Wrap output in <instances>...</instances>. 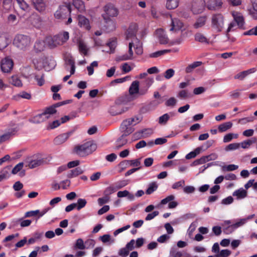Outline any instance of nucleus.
I'll use <instances>...</instances> for the list:
<instances>
[{"instance_id": "1", "label": "nucleus", "mask_w": 257, "mask_h": 257, "mask_svg": "<svg viewBox=\"0 0 257 257\" xmlns=\"http://www.w3.org/2000/svg\"><path fill=\"white\" fill-rule=\"evenodd\" d=\"M134 47L135 49L136 53L140 55L143 52L142 44L139 40L135 38L134 40H132V42L129 43V49L128 53H126L118 56L116 58L117 61H125L131 60L133 58V51L132 47Z\"/></svg>"}, {"instance_id": "2", "label": "nucleus", "mask_w": 257, "mask_h": 257, "mask_svg": "<svg viewBox=\"0 0 257 257\" xmlns=\"http://www.w3.org/2000/svg\"><path fill=\"white\" fill-rule=\"evenodd\" d=\"M69 38V33L63 31L53 37H46V42L49 47L53 48L58 46L62 45L68 40Z\"/></svg>"}, {"instance_id": "3", "label": "nucleus", "mask_w": 257, "mask_h": 257, "mask_svg": "<svg viewBox=\"0 0 257 257\" xmlns=\"http://www.w3.org/2000/svg\"><path fill=\"white\" fill-rule=\"evenodd\" d=\"M32 44L31 38L26 35L18 34L14 39L13 45L19 50L26 51L29 50Z\"/></svg>"}, {"instance_id": "4", "label": "nucleus", "mask_w": 257, "mask_h": 257, "mask_svg": "<svg viewBox=\"0 0 257 257\" xmlns=\"http://www.w3.org/2000/svg\"><path fill=\"white\" fill-rule=\"evenodd\" d=\"M96 149V145L93 141H89L76 146L74 152L79 156L85 157L92 154Z\"/></svg>"}, {"instance_id": "5", "label": "nucleus", "mask_w": 257, "mask_h": 257, "mask_svg": "<svg viewBox=\"0 0 257 257\" xmlns=\"http://www.w3.org/2000/svg\"><path fill=\"white\" fill-rule=\"evenodd\" d=\"M224 17L221 14H215L211 18V27L215 32L222 31L224 26Z\"/></svg>"}, {"instance_id": "6", "label": "nucleus", "mask_w": 257, "mask_h": 257, "mask_svg": "<svg viewBox=\"0 0 257 257\" xmlns=\"http://www.w3.org/2000/svg\"><path fill=\"white\" fill-rule=\"evenodd\" d=\"M141 120L142 117L138 116L129 118L123 121L121 124V128L122 131H126V135H130L134 131L133 126L139 123Z\"/></svg>"}, {"instance_id": "7", "label": "nucleus", "mask_w": 257, "mask_h": 257, "mask_svg": "<svg viewBox=\"0 0 257 257\" xmlns=\"http://www.w3.org/2000/svg\"><path fill=\"white\" fill-rule=\"evenodd\" d=\"M71 13V6L69 4H64L60 6L56 11L54 16L57 19L64 20L67 16H70Z\"/></svg>"}, {"instance_id": "8", "label": "nucleus", "mask_w": 257, "mask_h": 257, "mask_svg": "<svg viewBox=\"0 0 257 257\" xmlns=\"http://www.w3.org/2000/svg\"><path fill=\"white\" fill-rule=\"evenodd\" d=\"M171 17V23L170 24V31L177 32L181 31L182 32L187 29V25L184 24L180 20L177 18Z\"/></svg>"}, {"instance_id": "9", "label": "nucleus", "mask_w": 257, "mask_h": 257, "mask_svg": "<svg viewBox=\"0 0 257 257\" xmlns=\"http://www.w3.org/2000/svg\"><path fill=\"white\" fill-rule=\"evenodd\" d=\"M105 14L102 16L104 20H109V17H116L118 15V10L112 4H108L104 7Z\"/></svg>"}, {"instance_id": "10", "label": "nucleus", "mask_w": 257, "mask_h": 257, "mask_svg": "<svg viewBox=\"0 0 257 257\" xmlns=\"http://www.w3.org/2000/svg\"><path fill=\"white\" fill-rule=\"evenodd\" d=\"M205 6L204 0H193L191 3V11L194 14H200L203 11Z\"/></svg>"}, {"instance_id": "11", "label": "nucleus", "mask_w": 257, "mask_h": 257, "mask_svg": "<svg viewBox=\"0 0 257 257\" xmlns=\"http://www.w3.org/2000/svg\"><path fill=\"white\" fill-rule=\"evenodd\" d=\"M14 66V63L11 59L5 58L2 60L1 62V70L4 73L10 72Z\"/></svg>"}, {"instance_id": "12", "label": "nucleus", "mask_w": 257, "mask_h": 257, "mask_svg": "<svg viewBox=\"0 0 257 257\" xmlns=\"http://www.w3.org/2000/svg\"><path fill=\"white\" fill-rule=\"evenodd\" d=\"M28 22L33 27L40 28L42 25V20L40 16L34 13L32 14L28 19Z\"/></svg>"}, {"instance_id": "13", "label": "nucleus", "mask_w": 257, "mask_h": 257, "mask_svg": "<svg viewBox=\"0 0 257 257\" xmlns=\"http://www.w3.org/2000/svg\"><path fill=\"white\" fill-rule=\"evenodd\" d=\"M231 15L234 21L239 28H243L245 23L244 17L241 13L237 11L231 12Z\"/></svg>"}, {"instance_id": "14", "label": "nucleus", "mask_w": 257, "mask_h": 257, "mask_svg": "<svg viewBox=\"0 0 257 257\" xmlns=\"http://www.w3.org/2000/svg\"><path fill=\"white\" fill-rule=\"evenodd\" d=\"M139 84L140 82L138 80L134 81L132 83L129 88V93L131 96L136 97L138 95H144L141 93V88H139Z\"/></svg>"}, {"instance_id": "15", "label": "nucleus", "mask_w": 257, "mask_h": 257, "mask_svg": "<svg viewBox=\"0 0 257 257\" xmlns=\"http://www.w3.org/2000/svg\"><path fill=\"white\" fill-rule=\"evenodd\" d=\"M18 130V128L16 125H14L12 127L8 128L4 135L0 136V144L15 135Z\"/></svg>"}, {"instance_id": "16", "label": "nucleus", "mask_w": 257, "mask_h": 257, "mask_svg": "<svg viewBox=\"0 0 257 257\" xmlns=\"http://www.w3.org/2000/svg\"><path fill=\"white\" fill-rule=\"evenodd\" d=\"M156 36L161 44H166L169 43V38L163 29L157 30Z\"/></svg>"}, {"instance_id": "17", "label": "nucleus", "mask_w": 257, "mask_h": 257, "mask_svg": "<svg viewBox=\"0 0 257 257\" xmlns=\"http://www.w3.org/2000/svg\"><path fill=\"white\" fill-rule=\"evenodd\" d=\"M138 26L136 23L131 24L126 32V39H132L134 40L136 37V34L138 31Z\"/></svg>"}, {"instance_id": "18", "label": "nucleus", "mask_w": 257, "mask_h": 257, "mask_svg": "<svg viewBox=\"0 0 257 257\" xmlns=\"http://www.w3.org/2000/svg\"><path fill=\"white\" fill-rule=\"evenodd\" d=\"M153 77H148L141 83V93L145 94L149 88L154 83Z\"/></svg>"}, {"instance_id": "19", "label": "nucleus", "mask_w": 257, "mask_h": 257, "mask_svg": "<svg viewBox=\"0 0 257 257\" xmlns=\"http://www.w3.org/2000/svg\"><path fill=\"white\" fill-rule=\"evenodd\" d=\"M78 25L82 28L89 30L90 29V26L88 19L82 15H78L77 17Z\"/></svg>"}, {"instance_id": "20", "label": "nucleus", "mask_w": 257, "mask_h": 257, "mask_svg": "<svg viewBox=\"0 0 257 257\" xmlns=\"http://www.w3.org/2000/svg\"><path fill=\"white\" fill-rule=\"evenodd\" d=\"M222 4V0H208L207 8L210 10H216L220 9Z\"/></svg>"}, {"instance_id": "21", "label": "nucleus", "mask_w": 257, "mask_h": 257, "mask_svg": "<svg viewBox=\"0 0 257 257\" xmlns=\"http://www.w3.org/2000/svg\"><path fill=\"white\" fill-rule=\"evenodd\" d=\"M153 130L152 128H145L135 133L133 135L136 139L141 138H147L153 134Z\"/></svg>"}, {"instance_id": "22", "label": "nucleus", "mask_w": 257, "mask_h": 257, "mask_svg": "<svg viewBox=\"0 0 257 257\" xmlns=\"http://www.w3.org/2000/svg\"><path fill=\"white\" fill-rule=\"evenodd\" d=\"M128 110V107L124 106L122 105H116L113 106L110 112L113 115L121 114L122 113Z\"/></svg>"}, {"instance_id": "23", "label": "nucleus", "mask_w": 257, "mask_h": 257, "mask_svg": "<svg viewBox=\"0 0 257 257\" xmlns=\"http://www.w3.org/2000/svg\"><path fill=\"white\" fill-rule=\"evenodd\" d=\"M69 66H70V74L66 75L63 78V81L64 82L66 81L70 78L71 75L74 74L75 73V62L73 60H72L71 59H68L66 62V69H67V70L69 69V68H68Z\"/></svg>"}, {"instance_id": "24", "label": "nucleus", "mask_w": 257, "mask_h": 257, "mask_svg": "<svg viewBox=\"0 0 257 257\" xmlns=\"http://www.w3.org/2000/svg\"><path fill=\"white\" fill-rule=\"evenodd\" d=\"M256 71L255 68H252L245 71L240 72L234 76L235 79H238L240 80H243L249 74L254 73Z\"/></svg>"}, {"instance_id": "25", "label": "nucleus", "mask_w": 257, "mask_h": 257, "mask_svg": "<svg viewBox=\"0 0 257 257\" xmlns=\"http://www.w3.org/2000/svg\"><path fill=\"white\" fill-rule=\"evenodd\" d=\"M35 9L40 12H43L46 8V5L43 0H31Z\"/></svg>"}, {"instance_id": "26", "label": "nucleus", "mask_w": 257, "mask_h": 257, "mask_svg": "<svg viewBox=\"0 0 257 257\" xmlns=\"http://www.w3.org/2000/svg\"><path fill=\"white\" fill-rule=\"evenodd\" d=\"M254 215H251L248 216V217L244 218H240L236 220V221L235 223L232 224L234 228H237L240 226H242L244 224H245L248 220L251 219L253 217Z\"/></svg>"}, {"instance_id": "27", "label": "nucleus", "mask_w": 257, "mask_h": 257, "mask_svg": "<svg viewBox=\"0 0 257 257\" xmlns=\"http://www.w3.org/2000/svg\"><path fill=\"white\" fill-rule=\"evenodd\" d=\"M71 133H65L57 137L54 140V143L56 145H60L64 143L69 138Z\"/></svg>"}, {"instance_id": "28", "label": "nucleus", "mask_w": 257, "mask_h": 257, "mask_svg": "<svg viewBox=\"0 0 257 257\" xmlns=\"http://www.w3.org/2000/svg\"><path fill=\"white\" fill-rule=\"evenodd\" d=\"M123 132V135L117 140L116 144V148L119 149L121 147L123 146L127 143V140L126 137L128 135H126V131H122Z\"/></svg>"}, {"instance_id": "29", "label": "nucleus", "mask_w": 257, "mask_h": 257, "mask_svg": "<svg viewBox=\"0 0 257 257\" xmlns=\"http://www.w3.org/2000/svg\"><path fill=\"white\" fill-rule=\"evenodd\" d=\"M45 163V160L43 159L40 158L35 160H32L29 162L28 166L31 168H36L38 166L43 165Z\"/></svg>"}, {"instance_id": "30", "label": "nucleus", "mask_w": 257, "mask_h": 257, "mask_svg": "<svg viewBox=\"0 0 257 257\" xmlns=\"http://www.w3.org/2000/svg\"><path fill=\"white\" fill-rule=\"evenodd\" d=\"M233 196L236 197L237 199H242L247 196V191L242 188L235 190L232 194Z\"/></svg>"}, {"instance_id": "31", "label": "nucleus", "mask_w": 257, "mask_h": 257, "mask_svg": "<svg viewBox=\"0 0 257 257\" xmlns=\"http://www.w3.org/2000/svg\"><path fill=\"white\" fill-rule=\"evenodd\" d=\"M10 83L16 87H21L23 85L20 77L17 75L12 76L9 79Z\"/></svg>"}, {"instance_id": "32", "label": "nucleus", "mask_w": 257, "mask_h": 257, "mask_svg": "<svg viewBox=\"0 0 257 257\" xmlns=\"http://www.w3.org/2000/svg\"><path fill=\"white\" fill-rule=\"evenodd\" d=\"M117 196L119 198L126 197L127 198L131 201H133L135 199L134 194L130 193L127 190L118 191L117 193Z\"/></svg>"}, {"instance_id": "33", "label": "nucleus", "mask_w": 257, "mask_h": 257, "mask_svg": "<svg viewBox=\"0 0 257 257\" xmlns=\"http://www.w3.org/2000/svg\"><path fill=\"white\" fill-rule=\"evenodd\" d=\"M78 45L79 52L82 54L86 55L89 50V48L85 42L82 40H79L78 43Z\"/></svg>"}, {"instance_id": "34", "label": "nucleus", "mask_w": 257, "mask_h": 257, "mask_svg": "<svg viewBox=\"0 0 257 257\" xmlns=\"http://www.w3.org/2000/svg\"><path fill=\"white\" fill-rule=\"evenodd\" d=\"M256 142V138H253L251 139L246 140L239 143L240 147L244 149H248L250 146Z\"/></svg>"}, {"instance_id": "35", "label": "nucleus", "mask_w": 257, "mask_h": 257, "mask_svg": "<svg viewBox=\"0 0 257 257\" xmlns=\"http://www.w3.org/2000/svg\"><path fill=\"white\" fill-rule=\"evenodd\" d=\"M232 125L233 124L231 121L222 123L218 126V132L220 133L225 132L231 128Z\"/></svg>"}, {"instance_id": "36", "label": "nucleus", "mask_w": 257, "mask_h": 257, "mask_svg": "<svg viewBox=\"0 0 257 257\" xmlns=\"http://www.w3.org/2000/svg\"><path fill=\"white\" fill-rule=\"evenodd\" d=\"M73 5L80 12H84L85 10L84 3L82 0H73Z\"/></svg>"}, {"instance_id": "37", "label": "nucleus", "mask_w": 257, "mask_h": 257, "mask_svg": "<svg viewBox=\"0 0 257 257\" xmlns=\"http://www.w3.org/2000/svg\"><path fill=\"white\" fill-rule=\"evenodd\" d=\"M45 44H47L46 40L45 41L42 40H37L34 44V48L35 50L37 52H41L44 50Z\"/></svg>"}, {"instance_id": "38", "label": "nucleus", "mask_w": 257, "mask_h": 257, "mask_svg": "<svg viewBox=\"0 0 257 257\" xmlns=\"http://www.w3.org/2000/svg\"><path fill=\"white\" fill-rule=\"evenodd\" d=\"M45 115L42 113L39 114L30 119L29 121L34 123H41L47 120L46 116H45Z\"/></svg>"}, {"instance_id": "39", "label": "nucleus", "mask_w": 257, "mask_h": 257, "mask_svg": "<svg viewBox=\"0 0 257 257\" xmlns=\"http://www.w3.org/2000/svg\"><path fill=\"white\" fill-rule=\"evenodd\" d=\"M179 0H166V8L168 10H174L179 6Z\"/></svg>"}, {"instance_id": "40", "label": "nucleus", "mask_w": 257, "mask_h": 257, "mask_svg": "<svg viewBox=\"0 0 257 257\" xmlns=\"http://www.w3.org/2000/svg\"><path fill=\"white\" fill-rule=\"evenodd\" d=\"M45 60V59L44 58H40L38 60H35L34 61V64L36 68L38 70H40L43 68H45V69H47V68H46V65L44 63Z\"/></svg>"}, {"instance_id": "41", "label": "nucleus", "mask_w": 257, "mask_h": 257, "mask_svg": "<svg viewBox=\"0 0 257 257\" xmlns=\"http://www.w3.org/2000/svg\"><path fill=\"white\" fill-rule=\"evenodd\" d=\"M202 63L200 61L194 62L192 64H189L186 68L185 72L187 73H190L193 72V70L197 68V67L200 66L201 65Z\"/></svg>"}, {"instance_id": "42", "label": "nucleus", "mask_w": 257, "mask_h": 257, "mask_svg": "<svg viewBox=\"0 0 257 257\" xmlns=\"http://www.w3.org/2000/svg\"><path fill=\"white\" fill-rule=\"evenodd\" d=\"M202 147H198L196 148L194 151L187 154L185 156V158L189 160L195 158L197 155L200 153L202 151Z\"/></svg>"}, {"instance_id": "43", "label": "nucleus", "mask_w": 257, "mask_h": 257, "mask_svg": "<svg viewBox=\"0 0 257 257\" xmlns=\"http://www.w3.org/2000/svg\"><path fill=\"white\" fill-rule=\"evenodd\" d=\"M206 17L205 16L200 17L199 18L194 25V27L196 29L201 28L206 23Z\"/></svg>"}, {"instance_id": "44", "label": "nucleus", "mask_w": 257, "mask_h": 257, "mask_svg": "<svg viewBox=\"0 0 257 257\" xmlns=\"http://www.w3.org/2000/svg\"><path fill=\"white\" fill-rule=\"evenodd\" d=\"M195 39L196 41L202 43L208 44L209 40L207 38L201 33H197L195 35Z\"/></svg>"}, {"instance_id": "45", "label": "nucleus", "mask_w": 257, "mask_h": 257, "mask_svg": "<svg viewBox=\"0 0 257 257\" xmlns=\"http://www.w3.org/2000/svg\"><path fill=\"white\" fill-rule=\"evenodd\" d=\"M8 45V41L6 36L0 33V50L5 49Z\"/></svg>"}, {"instance_id": "46", "label": "nucleus", "mask_w": 257, "mask_h": 257, "mask_svg": "<svg viewBox=\"0 0 257 257\" xmlns=\"http://www.w3.org/2000/svg\"><path fill=\"white\" fill-rule=\"evenodd\" d=\"M238 135L237 134L229 133L225 135L223 139V142L225 143L230 142L233 139H237Z\"/></svg>"}, {"instance_id": "47", "label": "nucleus", "mask_w": 257, "mask_h": 257, "mask_svg": "<svg viewBox=\"0 0 257 257\" xmlns=\"http://www.w3.org/2000/svg\"><path fill=\"white\" fill-rule=\"evenodd\" d=\"M158 187V186L156 182H152L148 185V188L147 189L146 193L147 194L150 195L155 191Z\"/></svg>"}, {"instance_id": "48", "label": "nucleus", "mask_w": 257, "mask_h": 257, "mask_svg": "<svg viewBox=\"0 0 257 257\" xmlns=\"http://www.w3.org/2000/svg\"><path fill=\"white\" fill-rule=\"evenodd\" d=\"M83 170L80 168L77 167L73 170H72L68 174L67 176L69 178H72L76 177L83 173Z\"/></svg>"}, {"instance_id": "49", "label": "nucleus", "mask_w": 257, "mask_h": 257, "mask_svg": "<svg viewBox=\"0 0 257 257\" xmlns=\"http://www.w3.org/2000/svg\"><path fill=\"white\" fill-rule=\"evenodd\" d=\"M56 112V110L55 107L51 106L49 108H47L45 112L42 113L43 114H45V116H46V118L47 119H49L51 114H54Z\"/></svg>"}, {"instance_id": "50", "label": "nucleus", "mask_w": 257, "mask_h": 257, "mask_svg": "<svg viewBox=\"0 0 257 257\" xmlns=\"http://www.w3.org/2000/svg\"><path fill=\"white\" fill-rule=\"evenodd\" d=\"M100 239L103 243L109 242L110 244L113 243L115 242V239L111 238L109 234H104L100 237Z\"/></svg>"}, {"instance_id": "51", "label": "nucleus", "mask_w": 257, "mask_h": 257, "mask_svg": "<svg viewBox=\"0 0 257 257\" xmlns=\"http://www.w3.org/2000/svg\"><path fill=\"white\" fill-rule=\"evenodd\" d=\"M74 248L81 250L85 248V244L82 239L78 238L76 240L74 245Z\"/></svg>"}, {"instance_id": "52", "label": "nucleus", "mask_w": 257, "mask_h": 257, "mask_svg": "<svg viewBox=\"0 0 257 257\" xmlns=\"http://www.w3.org/2000/svg\"><path fill=\"white\" fill-rule=\"evenodd\" d=\"M15 97L17 100H18L20 98L30 99L31 98V95L28 92L22 91L18 94L17 95L15 96Z\"/></svg>"}, {"instance_id": "53", "label": "nucleus", "mask_w": 257, "mask_h": 257, "mask_svg": "<svg viewBox=\"0 0 257 257\" xmlns=\"http://www.w3.org/2000/svg\"><path fill=\"white\" fill-rule=\"evenodd\" d=\"M238 168V166L234 164H230L228 165H225L222 166V171H234Z\"/></svg>"}, {"instance_id": "54", "label": "nucleus", "mask_w": 257, "mask_h": 257, "mask_svg": "<svg viewBox=\"0 0 257 257\" xmlns=\"http://www.w3.org/2000/svg\"><path fill=\"white\" fill-rule=\"evenodd\" d=\"M141 158H139L138 159L135 160H132L130 161H125V162H123L120 163V165L124 163H129L131 166H134V167H140V166L141 165Z\"/></svg>"}, {"instance_id": "55", "label": "nucleus", "mask_w": 257, "mask_h": 257, "mask_svg": "<svg viewBox=\"0 0 257 257\" xmlns=\"http://www.w3.org/2000/svg\"><path fill=\"white\" fill-rule=\"evenodd\" d=\"M240 148V145L238 143H232L229 144L225 148L226 151H233L238 149Z\"/></svg>"}, {"instance_id": "56", "label": "nucleus", "mask_w": 257, "mask_h": 257, "mask_svg": "<svg viewBox=\"0 0 257 257\" xmlns=\"http://www.w3.org/2000/svg\"><path fill=\"white\" fill-rule=\"evenodd\" d=\"M87 203V201L84 199L79 198L77 200L76 208L78 210L84 207Z\"/></svg>"}, {"instance_id": "57", "label": "nucleus", "mask_w": 257, "mask_h": 257, "mask_svg": "<svg viewBox=\"0 0 257 257\" xmlns=\"http://www.w3.org/2000/svg\"><path fill=\"white\" fill-rule=\"evenodd\" d=\"M20 8L23 11H27L29 5L24 0H16Z\"/></svg>"}, {"instance_id": "58", "label": "nucleus", "mask_w": 257, "mask_h": 257, "mask_svg": "<svg viewBox=\"0 0 257 257\" xmlns=\"http://www.w3.org/2000/svg\"><path fill=\"white\" fill-rule=\"evenodd\" d=\"M170 118L168 113H165L159 118V123L161 124H165L167 123Z\"/></svg>"}, {"instance_id": "59", "label": "nucleus", "mask_w": 257, "mask_h": 257, "mask_svg": "<svg viewBox=\"0 0 257 257\" xmlns=\"http://www.w3.org/2000/svg\"><path fill=\"white\" fill-rule=\"evenodd\" d=\"M107 46L109 48V50L106 51L108 53H113L116 46V41L113 40L107 44Z\"/></svg>"}, {"instance_id": "60", "label": "nucleus", "mask_w": 257, "mask_h": 257, "mask_svg": "<svg viewBox=\"0 0 257 257\" xmlns=\"http://www.w3.org/2000/svg\"><path fill=\"white\" fill-rule=\"evenodd\" d=\"M84 244L85 248H92L95 246V241L93 239H88L85 241Z\"/></svg>"}, {"instance_id": "61", "label": "nucleus", "mask_w": 257, "mask_h": 257, "mask_svg": "<svg viewBox=\"0 0 257 257\" xmlns=\"http://www.w3.org/2000/svg\"><path fill=\"white\" fill-rule=\"evenodd\" d=\"M175 197L173 195H169L161 201L160 204L165 205L167 203H169L171 201L174 200L175 199Z\"/></svg>"}, {"instance_id": "62", "label": "nucleus", "mask_w": 257, "mask_h": 257, "mask_svg": "<svg viewBox=\"0 0 257 257\" xmlns=\"http://www.w3.org/2000/svg\"><path fill=\"white\" fill-rule=\"evenodd\" d=\"M35 80L37 81V84L39 86H42L45 82V80L44 79V75L42 74L41 75H36L35 76Z\"/></svg>"}, {"instance_id": "63", "label": "nucleus", "mask_w": 257, "mask_h": 257, "mask_svg": "<svg viewBox=\"0 0 257 257\" xmlns=\"http://www.w3.org/2000/svg\"><path fill=\"white\" fill-rule=\"evenodd\" d=\"M177 100L175 97H170L169 99L167 100L165 103V105L167 106L174 107L176 105L177 103Z\"/></svg>"}, {"instance_id": "64", "label": "nucleus", "mask_w": 257, "mask_h": 257, "mask_svg": "<svg viewBox=\"0 0 257 257\" xmlns=\"http://www.w3.org/2000/svg\"><path fill=\"white\" fill-rule=\"evenodd\" d=\"M24 163L23 162L19 163L16 165L12 171V173L16 174L20 172L23 168Z\"/></svg>"}]
</instances>
